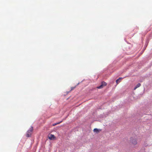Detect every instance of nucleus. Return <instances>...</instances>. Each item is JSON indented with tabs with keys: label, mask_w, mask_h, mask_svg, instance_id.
I'll return each mask as SVG.
<instances>
[{
	"label": "nucleus",
	"mask_w": 152,
	"mask_h": 152,
	"mask_svg": "<svg viewBox=\"0 0 152 152\" xmlns=\"http://www.w3.org/2000/svg\"><path fill=\"white\" fill-rule=\"evenodd\" d=\"M33 130V128L32 127H31L28 130L26 133V136L27 137H30L31 135V132Z\"/></svg>",
	"instance_id": "1"
},
{
	"label": "nucleus",
	"mask_w": 152,
	"mask_h": 152,
	"mask_svg": "<svg viewBox=\"0 0 152 152\" xmlns=\"http://www.w3.org/2000/svg\"><path fill=\"white\" fill-rule=\"evenodd\" d=\"M130 142L133 145H135L137 144V141L136 139L132 138L130 140Z\"/></svg>",
	"instance_id": "2"
},
{
	"label": "nucleus",
	"mask_w": 152,
	"mask_h": 152,
	"mask_svg": "<svg viewBox=\"0 0 152 152\" xmlns=\"http://www.w3.org/2000/svg\"><path fill=\"white\" fill-rule=\"evenodd\" d=\"M107 85V83L104 81L102 82L101 85L97 87V88L99 89L102 88L104 86H106Z\"/></svg>",
	"instance_id": "3"
},
{
	"label": "nucleus",
	"mask_w": 152,
	"mask_h": 152,
	"mask_svg": "<svg viewBox=\"0 0 152 152\" xmlns=\"http://www.w3.org/2000/svg\"><path fill=\"white\" fill-rule=\"evenodd\" d=\"M49 138L50 140H54L55 138L56 137L54 135L52 134H51L49 136Z\"/></svg>",
	"instance_id": "4"
},
{
	"label": "nucleus",
	"mask_w": 152,
	"mask_h": 152,
	"mask_svg": "<svg viewBox=\"0 0 152 152\" xmlns=\"http://www.w3.org/2000/svg\"><path fill=\"white\" fill-rule=\"evenodd\" d=\"M141 86V84L140 83H138L136 87L134 88V90H135L137 88Z\"/></svg>",
	"instance_id": "5"
},
{
	"label": "nucleus",
	"mask_w": 152,
	"mask_h": 152,
	"mask_svg": "<svg viewBox=\"0 0 152 152\" xmlns=\"http://www.w3.org/2000/svg\"><path fill=\"white\" fill-rule=\"evenodd\" d=\"M65 119H64L62 121H61L60 122H59L58 123H55V124H53V126H55V125H56L57 124H60V123H61L64 120H65Z\"/></svg>",
	"instance_id": "6"
},
{
	"label": "nucleus",
	"mask_w": 152,
	"mask_h": 152,
	"mask_svg": "<svg viewBox=\"0 0 152 152\" xmlns=\"http://www.w3.org/2000/svg\"><path fill=\"white\" fill-rule=\"evenodd\" d=\"M94 132H97V133L99 132V131L98 129L96 128L94 129Z\"/></svg>",
	"instance_id": "7"
},
{
	"label": "nucleus",
	"mask_w": 152,
	"mask_h": 152,
	"mask_svg": "<svg viewBox=\"0 0 152 152\" xmlns=\"http://www.w3.org/2000/svg\"><path fill=\"white\" fill-rule=\"evenodd\" d=\"M122 79V78L121 77H119L118 79H117L116 81V82L117 83V84H118V81H119V80L121 79Z\"/></svg>",
	"instance_id": "8"
},
{
	"label": "nucleus",
	"mask_w": 152,
	"mask_h": 152,
	"mask_svg": "<svg viewBox=\"0 0 152 152\" xmlns=\"http://www.w3.org/2000/svg\"><path fill=\"white\" fill-rule=\"evenodd\" d=\"M75 87H72L71 88V90H73V89H74L75 88Z\"/></svg>",
	"instance_id": "9"
}]
</instances>
